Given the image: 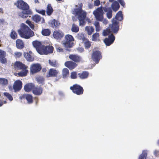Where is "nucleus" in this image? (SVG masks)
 Returning <instances> with one entry per match:
<instances>
[{"instance_id":"obj_1","label":"nucleus","mask_w":159,"mask_h":159,"mask_svg":"<svg viewBox=\"0 0 159 159\" xmlns=\"http://www.w3.org/2000/svg\"><path fill=\"white\" fill-rule=\"evenodd\" d=\"M17 7L22 11L18 13V16L21 18L24 19L28 17H30L33 14V12L30 9L28 4L22 0H19L15 3Z\"/></svg>"},{"instance_id":"obj_2","label":"nucleus","mask_w":159,"mask_h":159,"mask_svg":"<svg viewBox=\"0 0 159 159\" xmlns=\"http://www.w3.org/2000/svg\"><path fill=\"white\" fill-rule=\"evenodd\" d=\"M18 32L20 36L22 38L29 39L34 35V32L29 27L23 24L18 30Z\"/></svg>"},{"instance_id":"obj_3","label":"nucleus","mask_w":159,"mask_h":159,"mask_svg":"<svg viewBox=\"0 0 159 159\" xmlns=\"http://www.w3.org/2000/svg\"><path fill=\"white\" fill-rule=\"evenodd\" d=\"M83 4L81 3L79 5V8L74 9L76 15H78V19L80 22V25H84L85 23L84 20L86 16V13L82 10Z\"/></svg>"},{"instance_id":"obj_4","label":"nucleus","mask_w":159,"mask_h":159,"mask_svg":"<svg viewBox=\"0 0 159 159\" xmlns=\"http://www.w3.org/2000/svg\"><path fill=\"white\" fill-rule=\"evenodd\" d=\"M110 8L105 7L102 8V7L97 8L93 12V14L95 16L96 20L99 21H102L103 19V12H108Z\"/></svg>"},{"instance_id":"obj_5","label":"nucleus","mask_w":159,"mask_h":159,"mask_svg":"<svg viewBox=\"0 0 159 159\" xmlns=\"http://www.w3.org/2000/svg\"><path fill=\"white\" fill-rule=\"evenodd\" d=\"M65 39L66 41L63 43V44L66 48V50L67 51H70V50H69L68 48H70L73 47L74 43L72 42L74 40V38L71 35L67 34L66 35Z\"/></svg>"},{"instance_id":"obj_6","label":"nucleus","mask_w":159,"mask_h":159,"mask_svg":"<svg viewBox=\"0 0 159 159\" xmlns=\"http://www.w3.org/2000/svg\"><path fill=\"white\" fill-rule=\"evenodd\" d=\"M70 89L74 93L78 95H82L84 91L83 88L77 84H74L72 86H70Z\"/></svg>"},{"instance_id":"obj_7","label":"nucleus","mask_w":159,"mask_h":159,"mask_svg":"<svg viewBox=\"0 0 159 159\" xmlns=\"http://www.w3.org/2000/svg\"><path fill=\"white\" fill-rule=\"evenodd\" d=\"M102 56L101 53L98 50L94 48L93 50V53L92 55V59L96 63H98L99 60L102 59Z\"/></svg>"},{"instance_id":"obj_8","label":"nucleus","mask_w":159,"mask_h":159,"mask_svg":"<svg viewBox=\"0 0 159 159\" xmlns=\"http://www.w3.org/2000/svg\"><path fill=\"white\" fill-rule=\"evenodd\" d=\"M32 44L37 52L41 54L44 45L42 44L41 42L37 40L33 41L32 42Z\"/></svg>"},{"instance_id":"obj_9","label":"nucleus","mask_w":159,"mask_h":159,"mask_svg":"<svg viewBox=\"0 0 159 159\" xmlns=\"http://www.w3.org/2000/svg\"><path fill=\"white\" fill-rule=\"evenodd\" d=\"M41 69L42 67L40 64H33L30 66V71L32 74H34L39 72Z\"/></svg>"},{"instance_id":"obj_10","label":"nucleus","mask_w":159,"mask_h":159,"mask_svg":"<svg viewBox=\"0 0 159 159\" xmlns=\"http://www.w3.org/2000/svg\"><path fill=\"white\" fill-rule=\"evenodd\" d=\"M115 18L112 19V23L111 27V30L112 33L116 34L119 30V22L115 20Z\"/></svg>"},{"instance_id":"obj_11","label":"nucleus","mask_w":159,"mask_h":159,"mask_svg":"<svg viewBox=\"0 0 159 159\" xmlns=\"http://www.w3.org/2000/svg\"><path fill=\"white\" fill-rule=\"evenodd\" d=\"M53 49L54 48L52 46L48 45L45 46L44 45L41 54L47 55L49 53H52Z\"/></svg>"},{"instance_id":"obj_12","label":"nucleus","mask_w":159,"mask_h":159,"mask_svg":"<svg viewBox=\"0 0 159 159\" xmlns=\"http://www.w3.org/2000/svg\"><path fill=\"white\" fill-rule=\"evenodd\" d=\"M115 39V36L111 34L108 36V38H106L104 39V42L106 46H109L114 42Z\"/></svg>"},{"instance_id":"obj_13","label":"nucleus","mask_w":159,"mask_h":159,"mask_svg":"<svg viewBox=\"0 0 159 159\" xmlns=\"http://www.w3.org/2000/svg\"><path fill=\"white\" fill-rule=\"evenodd\" d=\"M22 83L19 80H16L15 82L13 85V89L15 92L20 91L22 87Z\"/></svg>"},{"instance_id":"obj_14","label":"nucleus","mask_w":159,"mask_h":159,"mask_svg":"<svg viewBox=\"0 0 159 159\" xmlns=\"http://www.w3.org/2000/svg\"><path fill=\"white\" fill-rule=\"evenodd\" d=\"M59 72L55 68L50 69L48 72V74L47 75V77H57L58 74Z\"/></svg>"},{"instance_id":"obj_15","label":"nucleus","mask_w":159,"mask_h":159,"mask_svg":"<svg viewBox=\"0 0 159 159\" xmlns=\"http://www.w3.org/2000/svg\"><path fill=\"white\" fill-rule=\"evenodd\" d=\"M69 58L75 63L80 62L82 59L81 57L77 54H70L69 56Z\"/></svg>"},{"instance_id":"obj_16","label":"nucleus","mask_w":159,"mask_h":159,"mask_svg":"<svg viewBox=\"0 0 159 159\" xmlns=\"http://www.w3.org/2000/svg\"><path fill=\"white\" fill-rule=\"evenodd\" d=\"M64 36V34L61 31H55L53 33V37L57 39H61Z\"/></svg>"},{"instance_id":"obj_17","label":"nucleus","mask_w":159,"mask_h":159,"mask_svg":"<svg viewBox=\"0 0 159 159\" xmlns=\"http://www.w3.org/2000/svg\"><path fill=\"white\" fill-rule=\"evenodd\" d=\"M65 66L70 70H72L76 67L77 64L72 61H68L65 63Z\"/></svg>"},{"instance_id":"obj_18","label":"nucleus","mask_w":159,"mask_h":159,"mask_svg":"<svg viewBox=\"0 0 159 159\" xmlns=\"http://www.w3.org/2000/svg\"><path fill=\"white\" fill-rule=\"evenodd\" d=\"M13 67L15 69L23 70L26 68L25 65L20 61L16 62L14 65Z\"/></svg>"},{"instance_id":"obj_19","label":"nucleus","mask_w":159,"mask_h":159,"mask_svg":"<svg viewBox=\"0 0 159 159\" xmlns=\"http://www.w3.org/2000/svg\"><path fill=\"white\" fill-rule=\"evenodd\" d=\"M32 20L37 23H39L41 21V19H42V23H44L45 22V20L43 18H41V16L38 15L36 14L33 15L32 17Z\"/></svg>"},{"instance_id":"obj_20","label":"nucleus","mask_w":159,"mask_h":159,"mask_svg":"<svg viewBox=\"0 0 159 159\" xmlns=\"http://www.w3.org/2000/svg\"><path fill=\"white\" fill-rule=\"evenodd\" d=\"M43 89L41 87H35L34 85L33 88L32 92L34 94L40 95L42 93Z\"/></svg>"},{"instance_id":"obj_21","label":"nucleus","mask_w":159,"mask_h":159,"mask_svg":"<svg viewBox=\"0 0 159 159\" xmlns=\"http://www.w3.org/2000/svg\"><path fill=\"white\" fill-rule=\"evenodd\" d=\"M20 97L21 99L25 98L29 104L32 103L33 102V97L31 95L29 94H23Z\"/></svg>"},{"instance_id":"obj_22","label":"nucleus","mask_w":159,"mask_h":159,"mask_svg":"<svg viewBox=\"0 0 159 159\" xmlns=\"http://www.w3.org/2000/svg\"><path fill=\"white\" fill-rule=\"evenodd\" d=\"M32 52L30 51L29 52L24 53V56L26 59L29 61H32L34 60V58L32 55Z\"/></svg>"},{"instance_id":"obj_23","label":"nucleus","mask_w":159,"mask_h":159,"mask_svg":"<svg viewBox=\"0 0 159 159\" xmlns=\"http://www.w3.org/2000/svg\"><path fill=\"white\" fill-rule=\"evenodd\" d=\"M49 24L50 26L53 28H58L60 25V23L59 22L55 19L51 20Z\"/></svg>"},{"instance_id":"obj_24","label":"nucleus","mask_w":159,"mask_h":159,"mask_svg":"<svg viewBox=\"0 0 159 159\" xmlns=\"http://www.w3.org/2000/svg\"><path fill=\"white\" fill-rule=\"evenodd\" d=\"M89 73L87 71H83L82 72L78 74L79 78L82 80L87 78L89 76Z\"/></svg>"},{"instance_id":"obj_25","label":"nucleus","mask_w":159,"mask_h":159,"mask_svg":"<svg viewBox=\"0 0 159 159\" xmlns=\"http://www.w3.org/2000/svg\"><path fill=\"white\" fill-rule=\"evenodd\" d=\"M16 44L17 48L19 49H22L24 47V43L21 39H17L16 41Z\"/></svg>"},{"instance_id":"obj_26","label":"nucleus","mask_w":159,"mask_h":159,"mask_svg":"<svg viewBox=\"0 0 159 159\" xmlns=\"http://www.w3.org/2000/svg\"><path fill=\"white\" fill-rule=\"evenodd\" d=\"M34 85L32 83L28 84L25 85L24 87L25 91L27 92H29L33 90Z\"/></svg>"},{"instance_id":"obj_27","label":"nucleus","mask_w":159,"mask_h":159,"mask_svg":"<svg viewBox=\"0 0 159 159\" xmlns=\"http://www.w3.org/2000/svg\"><path fill=\"white\" fill-rule=\"evenodd\" d=\"M54 11L52 7L51 4H48L46 8V13L47 14L50 16L51 15Z\"/></svg>"},{"instance_id":"obj_28","label":"nucleus","mask_w":159,"mask_h":159,"mask_svg":"<svg viewBox=\"0 0 159 159\" xmlns=\"http://www.w3.org/2000/svg\"><path fill=\"white\" fill-rule=\"evenodd\" d=\"M111 7L113 10L116 12L118 11L119 9L120 8V5L117 1H115L111 4Z\"/></svg>"},{"instance_id":"obj_29","label":"nucleus","mask_w":159,"mask_h":159,"mask_svg":"<svg viewBox=\"0 0 159 159\" xmlns=\"http://www.w3.org/2000/svg\"><path fill=\"white\" fill-rule=\"evenodd\" d=\"M85 30L87 32V34L90 35L94 32V29L92 26H86L85 27Z\"/></svg>"},{"instance_id":"obj_30","label":"nucleus","mask_w":159,"mask_h":159,"mask_svg":"<svg viewBox=\"0 0 159 159\" xmlns=\"http://www.w3.org/2000/svg\"><path fill=\"white\" fill-rule=\"evenodd\" d=\"M115 19L119 21L122 20L123 19V16L121 11H119L116 14Z\"/></svg>"},{"instance_id":"obj_31","label":"nucleus","mask_w":159,"mask_h":159,"mask_svg":"<svg viewBox=\"0 0 159 159\" xmlns=\"http://www.w3.org/2000/svg\"><path fill=\"white\" fill-rule=\"evenodd\" d=\"M82 43H84L85 49H88L91 46V42L87 39Z\"/></svg>"},{"instance_id":"obj_32","label":"nucleus","mask_w":159,"mask_h":159,"mask_svg":"<svg viewBox=\"0 0 159 159\" xmlns=\"http://www.w3.org/2000/svg\"><path fill=\"white\" fill-rule=\"evenodd\" d=\"M10 36L12 39H16L18 37L17 34L14 30H12L10 33Z\"/></svg>"},{"instance_id":"obj_33","label":"nucleus","mask_w":159,"mask_h":159,"mask_svg":"<svg viewBox=\"0 0 159 159\" xmlns=\"http://www.w3.org/2000/svg\"><path fill=\"white\" fill-rule=\"evenodd\" d=\"M71 30L73 32L77 33L79 31V28L77 25L73 23L72 25Z\"/></svg>"},{"instance_id":"obj_34","label":"nucleus","mask_w":159,"mask_h":159,"mask_svg":"<svg viewBox=\"0 0 159 159\" xmlns=\"http://www.w3.org/2000/svg\"><path fill=\"white\" fill-rule=\"evenodd\" d=\"M69 73V70L67 68H64L62 71V75L64 78H67Z\"/></svg>"},{"instance_id":"obj_35","label":"nucleus","mask_w":159,"mask_h":159,"mask_svg":"<svg viewBox=\"0 0 159 159\" xmlns=\"http://www.w3.org/2000/svg\"><path fill=\"white\" fill-rule=\"evenodd\" d=\"M147 151L143 150L142 153L140 155L139 159H147Z\"/></svg>"},{"instance_id":"obj_36","label":"nucleus","mask_w":159,"mask_h":159,"mask_svg":"<svg viewBox=\"0 0 159 159\" xmlns=\"http://www.w3.org/2000/svg\"><path fill=\"white\" fill-rule=\"evenodd\" d=\"M99 34L98 33H95L92 36V40L94 41H99Z\"/></svg>"},{"instance_id":"obj_37","label":"nucleus","mask_w":159,"mask_h":159,"mask_svg":"<svg viewBox=\"0 0 159 159\" xmlns=\"http://www.w3.org/2000/svg\"><path fill=\"white\" fill-rule=\"evenodd\" d=\"M42 34L43 36H48L51 34V31L48 29H43L42 31Z\"/></svg>"},{"instance_id":"obj_38","label":"nucleus","mask_w":159,"mask_h":159,"mask_svg":"<svg viewBox=\"0 0 159 159\" xmlns=\"http://www.w3.org/2000/svg\"><path fill=\"white\" fill-rule=\"evenodd\" d=\"M22 71L19 72L18 73V76L19 77H24L26 76L28 72V70L26 69L22 70Z\"/></svg>"},{"instance_id":"obj_39","label":"nucleus","mask_w":159,"mask_h":159,"mask_svg":"<svg viewBox=\"0 0 159 159\" xmlns=\"http://www.w3.org/2000/svg\"><path fill=\"white\" fill-rule=\"evenodd\" d=\"M77 38L78 39L81 40L82 41V43L87 38H86L84 35L82 33L78 34L77 36Z\"/></svg>"},{"instance_id":"obj_40","label":"nucleus","mask_w":159,"mask_h":159,"mask_svg":"<svg viewBox=\"0 0 159 159\" xmlns=\"http://www.w3.org/2000/svg\"><path fill=\"white\" fill-rule=\"evenodd\" d=\"M8 83V80L5 78H0V85L2 86L7 85Z\"/></svg>"},{"instance_id":"obj_41","label":"nucleus","mask_w":159,"mask_h":159,"mask_svg":"<svg viewBox=\"0 0 159 159\" xmlns=\"http://www.w3.org/2000/svg\"><path fill=\"white\" fill-rule=\"evenodd\" d=\"M48 62L49 64L52 66L57 67L58 65L57 62L55 60H49Z\"/></svg>"},{"instance_id":"obj_42","label":"nucleus","mask_w":159,"mask_h":159,"mask_svg":"<svg viewBox=\"0 0 159 159\" xmlns=\"http://www.w3.org/2000/svg\"><path fill=\"white\" fill-rule=\"evenodd\" d=\"M94 25L95 26V30L96 31H99L100 29L99 22L97 21H95L94 24Z\"/></svg>"},{"instance_id":"obj_43","label":"nucleus","mask_w":159,"mask_h":159,"mask_svg":"<svg viewBox=\"0 0 159 159\" xmlns=\"http://www.w3.org/2000/svg\"><path fill=\"white\" fill-rule=\"evenodd\" d=\"M111 32L110 29H107L106 30H103V35L104 36H107L110 34Z\"/></svg>"},{"instance_id":"obj_44","label":"nucleus","mask_w":159,"mask_h":159,"mask_svg":"<svg viewBox=\"0 0 159 159\" xmlns=\"http://www.w3.org/2000/svg\"><path fill=\"white\" fill-rule=\"evenodd\" d=\"M70 77L72 79H76L77 78V74L76 71H72L71 73Z\"/></svg>"},{"instance_id":"obj_45","label":"nucleus","mask_w":159,"mask_h":159,"mask_svg":"<svg viewBox=\"0 0 159 159\" xmlns=\"http://www.w3.org/2000/svg\"><path fill=\"white\" fill-rule=\"evenodd\" d=\"M4 95L10 101L13 100V98L11 95L8 93L5 92L4 93Z\"/></svg>"},{"instance_id":"obj_46","label":"nucleus","mask_w":159,"mask_h":159,"mask_svg":"<svg viewBox=\"0 0 159 159\" xmlns=\"http://www.w3.org/2000/svg\"><path fill=\"white\" fill-rule=\"evenodd\" d=\"M0 61L3 64L7 62V59L5 57L4 54L0 57Z\"/></svg>"},{"instance_id":"obj_47","label":"nucleus","mask_w":159,"mask_h":159,"mask_svg":"<svg viewBox=\"0 0 159 159\" xmlns=\"http://www.w3.org/2000/svg\"><path fill=\"white\" fill-rule=\"evenodd\" d=\"M107 17L108 19L111 18L112 16V11L111 9H109V11L107 13Z\"/></svg>"},{"instance_id":"obj_48","label":"nucleus","mask_w":159,"mask_h":159,"mask_svg":"<svg viewBox=\"0 0 159 159\" xmlns=\"http://www.w3.org/2000/svg\"><path fill=\"white\" fill-rule=\"evenodd\" d=\"M26 23L28 25L30 26V27L32 29H33L34 28V24L32 23L29 20H27L26 21Z\"/></svg>"},{"instance_id":"obj_49","label":"nucleus","mask_w":159,"mask_h":159,"mask_svg":"<svg viewBox=\"0 0 159 159\" xmlns=\"http://www.w3.org/2000/svg\"><path fill=\"white\" fill-rule=\"evenodd\" d=\"M36 12L43 16L45 15L46 11L44 10L38 9L36 10Z\"/></svg>"},{"instance_id":"obj_50","label":"nucleus","mask_w":159,"mask_h":159,"mask_svg":"<svg viewBox=\"0 0 159 159\" xmlns=\"http://www.w3.org/2000/svg\"><path fill=\"white\" fill-rule=\"evenodd\" d=\"M15 55L16 57H20L22 55V53L21 52H16L15 53Z\"/></svg>"},{"instance_id":"obj_51","label":"nucleus","mask_w":159,"mask_h":159,"mask_svg":"<svg viewBox=\"0 0 159 159\" xmlns=\"http://www.w3.org/2000/svg\"><path fill=\"white\" fill-rule=\"evenodd\" d=\"M117 1L119 2L120 5L123 7H125V3L124 1L123 0H117Z\"/></svg>"},{"instance_id":"obj_52","label":"nucleus","mask_w":159,"mask_h":159,"mask_svg":"<svg viewBox=\"0 0 159 159\" xmlns=\"http://www.w3.org/2000/svg\"><path fill=\"white\" fill-rule=\"evenodd\" d=\"M100 4V1L99 0H96L94 1V5L96 6H98Z\"/></svg>"},{"instance_id":"obj_53","label":"nucleus","mask_w":159,"mask_h":159,"mask_svg":"<svg viewBox=\"0 0 159 159\" xmlns=\"http://www.w3.org/2000/svg\"><path fill=\"white\" fill-rule=\"evenodd\" d=\"M57 50L59 52H64V49L62 48L59 47L57 48Z\"/></svg>"},{"instance_id":"obj_54","label":"nucleus","mask_w":159,"mask_h":159,"mask_svg":"<svg viewBox=\"0 0 159 159\" xmlns=\"http://www.w3.org/2000/svg\"><path fill=\"white\" fill-rule=\"evenodd\" d=\"M4 54V52L0 50V57Z\"/></svg>"},{"instance_id":"obj_55","label":"nucleus","mask_w":159,"mask_h":159,"mask_svg":"<svg viewBox=\"0 0 159 159\" xmlns=\"http://www.w3.org/2000/svg\"><path fill=\"white\" fill-rule=\"evenodd\" d=\"M4 22V20L3 19H0V25L3 24Z\"/></svg>"},{"instance_id":"obj_56","label":"nucleus","mask_w":159,"mask_h":159,"mask_svg":"<svg viewBox=\"0 0 159 159\" xmlns=\"http://www.w3.org/2000/svg\"><path fill=\"white\" fill-rule=\"evenodd\" d=\"M3 104V102L0 99V107L2 106Z\"/></svg>"},{"instance_id":"obj_57","label":"nucleus","mask_w":159,"mask_h":159,"mask_svg":"<svg viewBox=\"0 0 159 159\" xmlns=\"http://www.w3.org/2000/svg\"><path fill=\"white\" fill-rule=\"evenodd\" d=\"M46 71L47 70L45 68H44L42 69V71L43 72H46Z\"/></svg>"},{"instance_id":"obj_58","label":"nucleus","mask_w":159,"mask_h":159,"mask_svg":"<svg viewBox=\"0 0 159 159\" xmlns=\"http://www.w3.org/2000/svg\"><path fill=\"white\" fill-rule=\"evenodd\" d=\"M0 13H3V9L2 8H0Z\"/></svg>"},{"instance_id":"obj_59","label":"nucleus","mask_w":159,"mask_h":159,"mask_svg":"<svg viewBox=\"0 0 159 159\" xmlns=\"http://www.w3.org/2000/svg\"><path fill=\"white\" fill-rule=\"evenodd\" d=\"M34 2L35 3H39V2L38 0H34Z\"/></svg>"},{"instance_id":"obj_60","label":"nucleus","mask_w":159,"mask_h":159,"mask_svg":"<svg viewBox=\"0 0 159 159\" xmlns=\"http://www.w3.org/2000/svg\"><path fill=\"white\" fill-rule=\"evenodd\" d=\"M61 76H59V78L58 79H56V81H57L59 79L61 78Z\"/></svg>"},{"instance_id":"obj_61","label":"nucleus","mask_w":159,"mask_h":159,"mask_svg":"<svg viewBox=\"0 0 159 159\" xmlns=\"http://www.w3.org/2000/svg\"><path fill=\"white\" fill-rule=\"evenodd\" d=\"M57 1H59V2H61L63 0H56Z\"/></svg>"},{"instance_id":"obj_62","label":"nucleus","mask_w":159,"mask_h":159,"mask_svg":"<svg viewBox=\"0 0 159 159\" xmlns=\"http://www.w3.org/2000/svg\"><path fill=\"white\" fill-rule=\"evenodd\" d=\"M109 2H113L114 0H109Z\"/></svg>"},{"instance_id":"obj_63","label":"nucleus","mask_w":159,"mask_h":159,"mask_svg":"<svg viewBox=\"0 0 159 159\" xmlns=\"http://www.w3.org/2000/svg\"><path fill=\"white\" fill-rule=\"evenodd\" d=\"M3 103L5 104L7 103V102L6 101H4L3 102Z\"/></svg>"},{"instance_id":"obj_64","label":"nucleus","mask_w":159,"mask_h":159,"mask_svg":"<svg viewBox=\"0 0 159 159\" xmlns=\"http://www.w3.org/2000/svg\"><path fill=\"white\" fill-rule=\"evenodd\" d=\"M157 151H154V154H156L157 153Z\"/></svg>"}]
</instances>
